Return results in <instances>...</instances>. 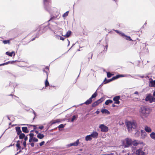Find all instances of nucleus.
<instances>
[{
    "label": "nucleus",
    "instance_id": "nucleus-1",
    "mask_svg": "<svg viewBox=\"0 0 155 155\" xmlns=\"http://www.w3.org/2000/svg\"><path fill=\"white\" fill-rule=\"evenodd\" d=\"M126 126L129 132H131L133 129L136 127V124L134 121H128L126 123Z\"/></svg>",
    "mask_w": 155,
    "mask_h": 155
},
{
    "label": "nucleus",
    "instance_id": "nucleus-2",
    "mask_svg": "<svg viewBox=\"0 0 155 155\" xmlns=\"http://www.w3.org/2000/svg\"><path fill=\"white\" fill-rule=\"evenodd\" d=\"M122 146L124 148H127L130 147L132 144V140L131 139L127 138L121 140Z\"/></svg>",
    "mask_w": 155,
    "mask_h": 155
},
{
    "label": "nucleus",
    "instance_id": "nucleus-3",
    "mask_svg": "<svg viewBox=\"0 0 155 155\" xmlns=\"http://www.w3.org/2000/svg\"><path fill=\"white\" fill-rule=\"evenodd\" d=\"M140 112L144 115L148 114L151 112L150 109L146 106H142L141 107Z\"/></svg>",
    "mask_w": 155,
    "mask_h": 155
},
{
    "label": "nucleus",
    "instance_id": "nucleus-4",
    "mask_svg": "<svg viewBox=\"0 0 155 155\" xmlns=\"http://www.w3.org/2000/svg\"><path fill=\"white\" fill-rule=\"evenodd\" d=\"M145 100L146 101H149L150 103L155 102V98L153 97L152 96L150 95L147 96Z\"/></svg>",
    "mask_w": 155,
    "mask_h": 155
},
{
    "label": "nucleus",
    "instance_id": "nucleus-5",
    "mask_svg": "<svg viewBox=\"0 0 155 155\" xmlns=\"http://www.w3.org/2000/svg\"><path fill=\"white\" fill-rule=\"evenodd\" d=\"M97 96L96 92H95L91 96V97L87 100L85 102V104H91L92 102V99L95 97Z\"/></svg>",
    "mask_w": 155,
    "mask_h": 155
},
{
    "label": "nucleus",
    "instance_id": "nucleus-6",
    "mask_svg": "<svg viewBox=\"0 0 155 155\" xmlns=\"http://www.w3.org/2000/svg\"><path fill=\"white\" fill-rule=\"evenodd\" d=\"M99 127L101 129V131L102 132H107L108 130V127L103 124H101Z\"/></svg>",
    "mask_w": 155,
    "mask_h": 155
},
{
    "label": "nucleus",
    "instance_id": "nucleus-7",
    "mask_svg": "<svg viewBox=\"0 0 155 155\" xmlns=\"http://www.w3.org/2000/svg\"><path fill=\"white\" fill-rule=\"evenodd\" d=\"M104 98L103 97L101 98L96 101L94 102L92 104V106L93 107H95L98 105L99 103L101 102L102 101H104Z\"/></svg>",
    "mask_w": 155,
    "mask_h": 155
},
{
    "label": "nucleus",
    "instance_id": "nucleus-8",
    "mask_svg": "<svg viewBox=\"0 0 155 155\" xmlns=\"http://www.w3.org/2000/svg\"><path fill=\"white\" fill-rule=\"evenodd\" d=\"M135 154L136 155H146L145 153L141 149H139L137 150Z\"/></svg>",
    "mask_w": 155,
    "mask_h": 155
},
{
    "label": "nucleus",
    "instance_id": "nucleus-9",
    "mask_svg": "<svg viewBox=\"0 0 155 155\" xmlns=\"http://www.w3.org/2000/svg\"><path fill=\"white\" fill-rule=\"evenodd\" d=\"M90 135L92 139H96L98 136V134L96 131H93Z\"/></svg>",
    "mask_w": 155,
    "mask_h": 155
},
{
    "label": "nucleus",
    "instance_id": "nucleus-10",
    "mask_svg": "<svg viewBox=\"0 0 155 155\" xmlns=\"http://www.w3.org/2000/svg\"><path fill=\"white\" fill-rule=\"evenodd\" d=\"M132 144L134 146H137L138 145L143 144V142L138 140H135L132 141Z\"/></svg>",
    "mask_w": 155,
    "mask_h": 155
},
{
    "label": "nucleus",
    "instance_id": "nucleus-11",
    "mask_svg": "<svg viewBox=\"0 0 155 155\" xmlns=\"http://www.w3.org/2000/svg\"><path fill=\"white\" fill-rule=\"evenodd\" d=\"M79 139H78L75 142L68 144L67 146L69 147L71 146H78L79 143Z\"/></svg>",
    "mask_w": 155,
    "mask_h": 155
},
{
    "label": "nucleus",
    "instance_id": "nucleus-12",
    "mask_svg": "<svg viewBox=\"0 0 155 155\" xmlns=\"http://www.w3.org/2000/svg\"><path fill=\"white\" fill-rule=\"evenodd\" d=\"M149 86L151 87H155V80H153L151 78L149 79Z\"/></svg>",
    "mask_w": 155,
    "mask_h": 155
},
{
    "label": "nucleus",
    "instance_id": "nucleus-13",
    "mask_svg": "<svg viewBox=\"0 0 155 155\" xmlns=\"http://www.w3.org/2000/svg\"><path fill=\"white\" fill-rule=\"evenodd\" d=\"M120 98L119 96H117L114 97L113 98V100L114 101V103L116 104H119L120 103V101L119 100Z\"/></svg>",
    "mask_w": 155,
    "mask_h": 155
},
{
    "label": "nucleus",
    "instance_id": "nucleus-14",
    "mask_svg": "<svg viewBox=\"0 0 155 155\" xmlns=\"http://www.w3.org/2000/svg\"><path fill=\"white\" fill-rule=\"evenodd\" d=\"M144 130L145 131L148 133H150L152 131V130L151 128L147 126H146L145 127Z\"/></svg>",
    "mask_w": 155,
    "mask_h": 155
},
{
    "label": "nucleus",
    "instance_id": "nucleus-15",
    "mask_svg": "<svg viewBox=\"0 0 155 155\" xmlns=\"http://www.w3.org/2000/svg\"><path fill=\"white\" fill-rule=\"evenodd\" d=\"M141 137L142 139L144 138L146 136V133L143 130H141Z\"/></svg>",
    "mask_w": 155,
    "mask_h": 155
},
{
    "label": "nucleus",
    "instance_id": "nucleus-16",
    "mask_svg": "<svg viewBox=\"0 0 155 155\" xmlns=\"http://www.w3.org/2000/svg\"><path fill=\"white\" fill-rule=\"evenodd\" d=\"M15 130L17 131V133L18 135H19L21 133V131L20 129V127H16Z\"/></svg>",
    "mask_w": 155,
    "mask_h": 155
},
{
    "label": "nucleus",
    "instance_id": "nucleus-17",
    "mask_svg": "<svg viewBox=\"0 0 155 155\" xmlns=\"http://www.w3.org/2000/svg\"><path fill=\"white\" fill-rule=\"evenodd\" d=\"M115 78H116V77H113L112 78L108 80L107 81H106V82L105 81L106 80V78H105V79L104 80V84H106V83H108L110 81H111L114 80L116 79Z\"/></svg>",
    "mask_w": 155,
    "mask_h": 155
},
{
    "label": "nucleus",
    "instance_id": "nucleus-18",
    "mask_svg": "<svg viewBox=\"0 0 155 155\" xmlns=\"http://www.w3.org/2000/svg\"><path fill=\"white\" fill-rule=\"evenodd\" d=\"M101 112L103 114H109L110 113L109 111L106 109H102L101 110Z\"/></svg>",
    "mask_w": 155,
    "mask_h": 155
},
{
    "label": "nucleus",
    "instance_id": "nucleus-19",
    "mask_svg": "<svg viewBox=\"0 0 155 155\" xmlns=\"http://www.w3.org/2000/svg\"><path fill=\"white\" fill-rule=\"evenodd\" d=\"M92 139L90 135L87 136L85 137V140L86 141H90Z\"/></svg>",
    "mask_w": 155,
    "mask_h": 155
},
{
    "label": "nucleus",
    "instance_id": "nucleus-20",
    "mask_svg": "<svg viewBox=\"0 0 155 155\" xmlns=\"http://www.w3.org/2000/svg\"><path fill=\"white\" fill-rule=\"evenodd\" d=\"M22 131L24 133H27L29 132V130L28 129L27 127H23L22 128Z\"/></svg>",
    "mask_w": 155,
    "mask_h": 155
},
{
    "label": "nucleus",
    "instance_id": "nucleus-21",
    "mask_svg": "<svg viewBox=\"0 0 155 155\" xmlns=\"http://www.w3.org/2000/svg\"><path fill=\"white\" fill-rule=\"evenodd\" d=\"M150 137L154 140H155V133L154 132H152L150 134Z\"/></svg>",
    "mask_w": 155,
    "mask_h": 155
},
{
    "label": "nucleus",
    "instance_id": "nucleus-22",
    "mask_svg": "<svg viewBox=\"0 0 155 155\" xmlns=\"http://www.w3.org/2000/svg\"><path fill=\"white\" fill-rule=\"evenodd\" d=\"M6 54L9 56L12 57L13 54H14V56H15V54L14 51H12L11 52H6L5 53Z\"/></svg>",
    "mask_w": 155,
    "mask_h": 155
},
{
    "label": "nucleus",
    "instance_id": "nucleus-23",
    "mask_svg": "<svg viewBox=\"0 0 155 155\" xmlns=\"http://www.w3.org/2000/svg\"><path fill=\"white\" fill-rule=\"evenodd\" d=\"M71 33V31H68V32H67L66 34L65 35H62V36H65L67 38L68 37L70 36Z\"/></svg>",
    "mask_w": 155,
    "mask_h": 155
},
{
    "label": "nucleus",
    "instance_id": "nucleus-24",
    "mask_svg": "<svg viewBox=\"0 0 155 155\" xmlns=\"http://www.w3.org/2000/svg\"><path fill=\"white\" fill-rule=\"evenodd\" d=\"M37 137L40 139H42L44 137V135L41 133H39L37 135Z\"/></svg>",
    "mask_w": 155,
    "mask_h": 155
},
{
    "label": "nucleus",
    "instance_id": "nucleus-25",
    "mask_svg": "<svg viewBox=\"0 0 155 155\" xmlns=\"http://www.w3.org/2000/svg\"><path fill=\"white\" fill-rule=\"evenodd\" d=\"M47 74V79L45 81V87H47L49 85V83L48 81V74L47 72H46Z\"/></svg>",
    "mask_w": 155,
    "mask_h": 155
},
{
    "label": "nucleus",
    "instance_id": "nucleus-26",
    "mask_svg": "<svg viewBox=\"0 0 155 155\" xmlns=\"http://www.w3.org/2000/svg\"><path fill=\"white\" fill-rule=\"evenodd\" d=\"M113 102V101L110 100H107L105 102V104L106 105H108L110 103H112Z\"/></svg>",
    "mask_w": 155,
    "mask_h": 155
},
{
    "label": "nucleus",
    "instance_id": "nucleus-27",
    "mask_svg": "<svg viewBox=\"0 0 155 155\" xmlns=\"http://www.w3.org/2000/svg\"><path fill=\"white\" fill-rule=\"evenodd\" d=\"M139 77H140L141 78H143L144 76H140V75H135L133 77V78H136V79H138V78H139Z\"/></svg>",
    "mask_w": 155,
    "mask_h": 155
},
{
    "label": "nucleus",
    "instance_id": "nucleus-28",
    "mask_svg": "<svg viewBox=\"0 0 155 155\" xmlns=\"http://www.w3.org/2000/svg\"><path fill=\"white\" fill-rule=\"evenodd\" d=\"M19 137L20 139H22L25 137V135L23 133H21L19 135Z\"/></svg>",
    "mask_w": 155,
    "mask_h": 155
},
{
    "label": "nucleus",
    "instance_id": "nucleus-29",
    "mask_svg": "<svg viewBox=\"0 0 155 155\" xmlns=\"http://www.w3.org/2000/svg\"><path fill=\"white\" fill-rule=\"evenodd\" d=\"M123 37H124V38L127 40L129 41H132V40L130 38L129 36H127L124 35L122 36Z\"/></svg>",
    "mask_w": 155,
    "mask_h": 155
},
{
    "label": "nucleus",
    "instance_id": "nucleus-30",
    "mask_svg": "<svg viewBox=\"0 0 155 155\" xmlns=\"http://www.w3.org/2000/svg\"><path fill=\"white\" fill-rule=\"evenodd\" d=\"M3 42L5 44H9L10 43V41L9 40H4L3 41Z\"/></svg>",
    "mask_w": 155,
    "mask_h": 155
},
{
    "label": "nucleus",
    "instance_id": "nucleus-31",
    "mask_svg": "<svg viewBox=\"0 0 155 155\" xmlns=\"http://www.w3.org/2000/svg\"><path fill=\"white\" fill-rule=\"evenodd\" d=\"M115 31L117 33L119 34L122 36L124 35V33L121 32L117 30H115Z\"/></svg>",
    "mask_w": 155,
    "mask_h": 155
},
{
    "label": "nucleus",
    "instance_id": "nucleus-32",
    "mask_svg": "<svg viewBox=\"0 0 155 155\" xmlns=\"http://www.w3.org/2000/svg\"><path fill=\"white\" fill-rule=\"evenodd\" d=\"M140 133L139 131H137L135 134V136L136 137H138L140 135Z\"/></svg>",
    "mask_w": 155,
    "mask_h": 155
},
{
    "label": "nucleus",
    "instance_id": "nucleus-33",
    "mask_svg": "<svg viewBox=\"0 0 155 155\" xmlns=\"http://www.w3.org/2000/svg\"><path fill=\"white\" fill-rule=\"evenodd\" d=\"M18 141H18L17 143L16 144V146L18 147V149L21 150V147L20 146V144L18 143Z\"/></svg>",
    "mask_w": 155,
    "mask_h": 155
},
{
    "label": "nucleus",
    "instance_id": "nucleus-34",
    "mask_svg": "<svg viewBox=\"0 0 155 155\" xmlns=\"http://www.w3.org/2000/svg\"><path fill=\"white\" fill-rule=\"evenodd\" d=\"M112 75L113 74L110 72L107 73V76L108 78H110Z\"/></svg>",
    "mask_w": 155,
    "mask_h": 155
},
{
    "label": "nucleus",
    "instance_id": "nucleus-35",
    "mask_svg": "<svg viewBox=\"0 0 155 155\" xmlns=\"http://www.w3.org/2000/svg\"><path fill=\"white\" fill-rule=\"evenodd\" d=\"M115 77V79H116L120 77H124V75H118L116 76Z\"/></svg>",
    "mask_w": 155,
    "mask_h": 155
},
{
    "label": "nucleus",
    "instance_id": "nucleus-36",
    "mask_svg": "<svg viewBox=\"0 0 155 155\" xmlns=\"http://www.w3.org/2000/svg\"><path fill=\"white\" fill-rule=\"evenodd\" d=\"M32 141L33 142H37L38 141V140L35 137H33L32 138Z\"/></svg>",
    "mask_w": 155,
    "mask_h": 155
},
{
    "label": "nucleus",
    "instance_id": "nucleus-37",
    "mask_svg": "<svg viewBox=\"0 0 155 155\" xmlns=\"http://www.w3.org/2000/svg\"><path fill=\"white\" fill-rule=\"evenodd\" d=\"M76 118V117L75 115L73 116L71 120V122H73L75 120Z\"/></svg>",
    "mask_w": 155,
    "mask_h": 155
},
{
    "label": "nucleus",
    "instance_id": "nucleus-38",
    "mask_svg": "<svg viewBox=\"0 0 155 155\" xmlns=\"http://www.w3.org/2000/svg\"><path fill=\"white\" fill-rule=\"evenodd\" d=\"M68 11L67 12H65V13H64V15H63V17H65L67 16L68 15Z\"/></svg>",
    "mask_w": 155,
    "mask_h": 155
},
{
    "label": "nucleus",
    "instance_id": "nucleus-39",
    "mask_svg": "<svg viewBox=\"0 0 155 155\" xmlns=\"http://www.w3.org/2000/svg\"><path fill=\"white\" fill-rule=\"evenodd\" d=\"M10 61H8V62H7L6 63H3V64H0V66H3V65H6V64H8L9 63H10Z\"/></svg>",
    "mask_w": 155,
    "mask_h": 155
},
{
    "label": "nucleus",
    "instance_id": "nucleus-40",
    "mask_svg": "<svg viewBox=\"0 0 155 155\" xmlns=\"http://www.w3.org/2000/svg\"><path fill=\"white\" fill-rule=\"evenodd\" d=\"M64 127V125L63 124H61L59 125L58 126V127L59 128H63Z\"/></svg>",
    "mask_w": 155,
    "mask_h": 155
},
{
    "label": "nucleus",
    "instance_id": "nucleus-41",
    "mask_svg": "<svg viewBox=\"0 0 155 155\" xmlns=\"http://www.w3.org/2000/svg\"><path fill=\"white\" fill-rule=\"evenodd\" d=\"M29 135V136H30V138H33V137L34 136V134H33L30 133Z\"/></svg>",
    "mask_w": 155,
    "mask_h": 155
},
{
    "label": "nucleus",
    "instance_id": "nucleus-42",
    "mask_svg": "<svg viewBox=\"0 0 155 155\" xmlns=\"http://www.w3.org/2000/svg\"><path fill=\"white\" fill-rule=\"evenodd\" d=\"M45 143V142L44 141H42L41 142V143H40L39 144H40V146H42Z\"/></svg>",
    "mask_w": 155,
    "mask_h": 155
},
{
    "label": "nucleus",
    "instance_id": "nucleus-43",
    "mask_svg": "<svg viewBox=\"0 0 155 155\" xmlns=\"http://www.w3.org/2000/svg\"><path fill=\"white\" fill-rule=\"evenodd\" d=\"M129 76H131L130 74L124 75V77H128Z\"/></svg>",
    "mask_w": 155,
    "mask_h": 155
},
{
    "label": "nucleus",
    "instance_id": "nucleus-44",
    "mask_svg": "<svg viewBox=\"0 0 155 155\" xmlns=\"http://www.w3.org/2000/svg\"><path fill=\"white\" fill-rule=\"evenodd\" d=\"M60 40H64V38L61 36H60Z\"/></svg>",
    "mask_w": 155,
    "mask_h": 155
},
{
    "label": "nucleus",
    "instance_id": "nucleus-45",
    "mask_svg": "<svg viewBox=\"0 0 155 155\" xmlns=\"http://www.w3.org/2000/svg\"><path fill=\"white\" fill-rule=\"evenodd\" d=\"M23 145L25 147L26 146V141H24L23 143Z\"/></svg>",
    "mask_w": 155,
    "mask_h": 155
},
{
    "label": "nucleus",
    "instance_id": "nucleus-46",
    "mask_svg": "<svg viewBox=\"0 0 155 155\" xmlns=\"http://www.w3.org/2000/svg\"><path fill=\"white\" fill-rule=\"evenodd\" d=\"M44 128V127L43 126H41L39 127V129H42Z\"/></svg>",
    "mask_w": 155,
    "mask_h": 155
},
{
    "label": "nucleus",
    "instance_id": "nucleus-47",
    "mask_svg": "<svg viewBox=\"0 0 155 155\" xmlns=\"http://www.w3.org/2000/svg\"><path fill=\"white\" fill-rule=\"evenodd\" d=\"M28 138L27 137H25L24 138V140H25V141H26V140H28Z\"/></svg>",
    "mask_w": 155,
    "mask_h": 155
},
{
    "label": "nucleus",
    "instance_id": "nucleus-48",
    "mask_svg": "<svg viewBox=\"0 0 155 155\" xmlns=\"http://www.w3.org/2000/svg\"><path fill=\"white\" fill-rule=\"evenodd\" d=\"M32 140V138H30L29 141V142H31Z\"/></svg>",
    "mask_w": 155,
    "mask_h": 155
},
{
    "label": "nucleus",
    "instance_id": "nucleus-49",
    "mask_svg": "<svg viewBox=\"0 0 155 155\" xmlns=\"http://www.w3.org/2000/svg\"><path fill=\"white\" fill-rule=\"evenodd\" d=\"M31 147H33L34 146V143H32L31 144Z\"/></svg>",
    "mask_w": 155,
    "mask_h": 155
},
{
    "label": "nucleus",
    "instance_id": "nucleus-50",
    "mask_svg": "<svg viewBox=\"0 0 155 155\" xmlns=\"http://www.w3.org/2000/svg\"><path fill=\"white\" fill-rule=\"evenodd\" d=\"M33 127H34V130H35L37 128V127L35 125H33Z\"/></svg>",
    "mask_w": 155,
    "mask_h": 155
},
{
    "label": "nucleus",
    "instance_id": "nucleus-51",
    "mask_svg": "<svg viewBox=\"0 0 155 155\" xmlns=\"http://www.w3.org/2000/svg\"><path fill=\"white\" fill-rule=\"evenodd\" d=\"M47 0H44V4H45V5L46 4V3L47 2Z\"/></svg>",
    "mask_w": 155,
    "mask_h": 155
},
{
    "label": "nucleus",
    "instance_id": "nucleus-52",
    "mask_svg": "<svg viewBox=\"0 0 155 155\" xmlns=\"http://www.w3.org/2000/svg\"><path fill=\"white\" fill-rule=\"evenodd\" d=\"M35 131L36 133L38 134V132L37 130H35Z\"/></svg>",
    "mask_w": 155,
    "mask_h": 155
},
{
    "label": "nucleus",
    "instance_id": "nucleus-53",
    "mask_svg": "<svg viewBox=\"0 0 155 155\" xmlns=\"http://www.w3.org/2000/svg\"><path fill=\"white\" fill-rule=\"evenodd\" d=\"M96 113L97 114H98L99 113V111H98V110H97V111H96Z\"/></svg>",
    "mask_w": 155,
    "mask_h": 155
},
{
    "label": "nucleus",
    "instance_id": "nucleus-54",
    "mask_svg": "<svg viewBox=\"0 0 155 155\" xmlns=\"http://www.w3.org/2000/svg\"><path fill=\"white\" fill-rule=\"evenodd\" d=\"M138 94V92L137 91H135L134 93V94Z\"/></svg>",
    "mask_w": 155,
    "mask_h": 155
},
{
    "label": "nucleus",
    "instance_id": "nucleus-55",
    "mask_svg": "<svg viewBox=\"0 0 155 155\" xmlns=\"http://www.w3.org/2000/svg\"><path fill=\"white\" fill-rule=\"evenodd\" d=\"M153 96L155 97V91L153 92Z\"/></svg>",
    "mask_w": 155,
    "mask_h": 155
},
{
    "label": "nucleus",
    "instance_id": "nucleus-56",
    "mask_svg": "<svg viewBox=\"0 0 155 155\" xmlns=\"http://www.w3.org/2000/svg\"><path fill=\"white\" fill-rule=\"evenodd\" d=\"M107 155H113V153H111L109 154H108Z\"/></svg>",
    "mask_w": 155,
    "mask_h": 155
},
{
    "label": "nucleus",
    "instance_id": "nucleus-57",
    "mask_svg": "<svg viewBox=\"0 0 155 155\" xmlns=\"http://www.w3.org/2000/svg\"><path fill=\"white\" fill-rule=\"evenodd\" d=\"M112 107H115V105H114V104H113L112 105Z\"/></svg>",
    "mask_w": 155,
    "mask_h": 155
},
{
    "label": "nucleus",
    "instance_id": "nucleus-58",
    "mask_svg": "<svg viewBox=\"0 0 155 155\" xmlns=\"http://www.w3.org/2000/svg\"><path fill=\"white\" fill-rule=\"evenodd\" d=\"M46 69H48V67H46Z\"/></svg>",
    "mask_w": 155,
    "mask_h": 155
},
{
    "label": "nucleus",
    "instance_id": "nucleus-59",
    "mask_svg": "<svg viewBox=\"0 0 155 155\" xmlns=\"http://www.w3.org/2000/svg\"><path fill=\"white\" fill-rule=\"evenodd\" d=\"M27 124H21V125H27Z\"/></svg>",
    "mask_w": 155,
    "mask_h": 155
},
{
    "label": "nucleus",
    "instance_id": "nucleus-60",
    "mask_svg": "<svg viewBox=\"0 0 155 155\" xmlns=\"http://www.w3.org/2000/svg\"><path fill=\"white\" fill-rule=\"evenodd\" d=\"M35 38L32 39V41H33L34 40H35Z\"/></svg>",
    "mask_w": 155,
    "mask_h": 155
},
{
    "label": "nucleus",
    "instance_id": "nucleus-61",
    "mask_svg": "<svg viewBox=\"0 0 155 155\" xmlns=\"http://www.w3.org/2000/svg\"><path fill=\"white\" fill-rule=\"evenodd\" d=\"M58 122V121H56L54 122V123H55Z\"/></svg>",
    "mask_w": 155,
    "mask_h": 155
},
{
    "label": "nucleus",
    "instance_id": "nucleus-62",
    "mask_svg": "<svg viewBox=\"0 0 155 155\" xmlns=\"http://www.w3.org/2000/svg\"><path fill=\"white\" fill-rule=\"evenodd\" d=\"M92 55H93V54H92L91 55V58L92 57Z\"/></svg>",
    "mask_w": 155,
    "mask_h": 155
},
{
    "label": "nucleus",
    "instance_id": "nucleus-63",
    "mask_svg": "<svg viewBox=\"0 0 155 155\" xmlns=\"http://www.w3.org/2000/svg\"><path fill=\"white\" fill-rule=\"evenodd\" d=\"M129 154H130V153H127V154L128 155H129Z\"/></svg>",
    "mask_w": 155,
    "mask_h": 155
},
{
    "label": "nucleus",
    "instance_id": "nucleus-64",
    "mask_svg": "<svg viewBox=\"0 0 155 155\" xmlns=\"http://www.w3.org/2000/svg\"><path fill=\"white\" fill-rule=\"evenodd\" d=\"M43 71H44V72H45V70H43Z\"/></svg>",
    "mask_w": 155,
    "mask_h": 155
}]
</instances>
